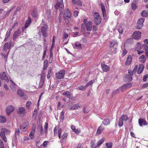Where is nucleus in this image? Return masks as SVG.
I'll return each mask as SVG.
<instances>
[{
    "instance_id": "9",
    "label": "nucleus",
    "mask_w": 148,
    "mask_h": 148,
    "mask_svg": "<svg viewBox=\"0 0 148 148\" xmlns=\"http://www.w3.org/2000/svg\"><path fill=\"white\" fill-rule=\"evenodd\" d=\"M60 1H58L55 6V8L57 10L60 9L61 10L64 9V6L62 0H60Z\"/></svg>"
},
{
    "instance_id": "3",
    "label": "nucleus",
    "mask_w": 148,
    "mask_h": 148,
    "mask_svg": "<svg viewBox=\"0 0 148 148\" xmlns=\"http://www.w3.org/2000/svg\"><path fill=\"white\" fill-rule=\"evenodd\" d=\"M65 72V71L64 70H60L56 73V77L58 79H62L64 77Z\"/></svg>"
},
{
    "instance_id": "16",
    "label": "nucleus",
    "mask_w": 148,
    "mask_h": 148,
    "mask_svg": "<svg viewBox=\"0 0 148 148\" xmlns=\"http://www.w3.org/2000/svg\"><path fill=\"white\" fill-rule=\"evenodd\" d=\"M101 66L103 72H107L109 71L110 67L109 66L104 64H101Z\"/></svg>"
},
{
    "instance_id": "42",
    "label": "nucleus",
    "mask_w": 148,
    "mask_h": 148,
    "mask_svg": "<svg viewBox=\"0 0 148 148\" xmlns=\"http://www.w3.org/2000/svg\"><path fill=\"white\" fill-rule=\"evenodd\" d=\"M141 16L143 17H146L148 15L147 12L145 10H143L141 13Z\"/></svg>"
},
{
    "instance_id": "14",
    "label": "nucleus",
    "mask_w": 148,
    "mask_h": 148,
    "mask_svg": "<svg viewBox=\"0 0 148 148\" xmlns=\"http://www.w3.org/2000/svg\"><path fill=\"white\" fill-rule=\"evenodd\" d=\"M27 126V125L26 123H23L21 124L20 125V129L21 131V132H25L26 130V127Z\"/></svg>"
},
{
    "instance_id": "59",
    "label": "nucleus",
    "mask_w": 148,
    "mask_h": 148,
    "mask_svg": "<svg viewBox=\"0 0 148 148\" xmlns=\"http://www.w3.org/2000/svg\"><path fill=\"white\" fill-rule=\"evenodd\" d=\"M127 53V51L125 49H124L123 50L122 56H124Z\"/></svg>"
},
{
    "instance_id": "8",
    "label": "nucleus",
    "mask_w": 148,
    "mask_h": 148,
    "mask_svg": "<svg viewBox=\"0 0 148 148\" xmlns=\"http://www.w3.org/2000/svg\"><path fill=\"white\" fill-rule=\"evenodd\" d=\"M145 19L143 18H142L139 19L137 23V25L136 26L137 29H140L143 26V23L144 22Z\"/></svg>"
},
{
    "instance_id": "2",
    "label": "nucleus",
    "mask_w": 148,
    "mask_h": 148,
    "mask_svg": "<svg viewBox=\"0 0 148 148\" xmlns=\"http://www.w3.org/2000/svg\"><path fill=\"white\" fill-rule=\"evenodd\" d=\"M94 22L95 24L98 25L99 24L101 21V17L98 13L95 12L94 14Z\"/></svg>"
},
{
    "instance_id": "1",
    "label": "nucleus",
    "mask_w": 148,
    "mask_h": 148,
    "mask_svg": "<svg viewBox=\"0 0 148 148\" xmlns=\"http://www.w3.org/2000/svg\"><path fill=\"white\" fill-rule=\"evenodd\" d=\"M10 133V131L7 128H3L1 129L0 134V136L5 142H7L5 134H9Z\"/></svg>"
},
{
    "instance_id": "53",
    "label": "nucleus",
    "mask_w": 148,
    "mask_h": 148,
    "mask_svg": "<svg viewBox=\"0 0 148 148\" xmlns=\"http://www.w3.org/2000/svg\"><path fill=\"white\" fill-rule=\"evenodd\" d=\"M148 87V83H147L144 84L141 87V89H143L145 88H146Z\"/></svg>"
},
{
    "instance_id": "27",
    "label": "nucleus",
    "mask_w": 148,
    "mask_h": 148,
    "mask_svg": "<svg viewBox=\"0 0 148 148\" xmlns=\"http://www.w3.org/2000/svg\"><path fill=\"white\" fill-rule=\"evenodd\" d=\"M118 43L116 40H113L110 42V47H115V48L116 49V47L117 46Z\"/></svg>"
},
{
    "instance_id": "26",
    "label": "nucleus",
    "mask_w": 148,
    "mask_h": 148,
    "mask_svg": "<svg viewBox=\"0 0 148 148\" xmlns=\"http://www.w3.org/2000/svg\"><path fill=\"white\" fill-rule=\"evenodd\" d=\"M68 36V34L66 33H64V34L63 35V43L64 45H66L67 44L68 42L69 39L67 41H66V39L67 38Z\"/></svg>"
},
{
    "instance_id": "41",
    "label": "nucleus",
    "mask_w": 148,
    "mask_h": 148,
    "mask_svg": "<svg viewBox=\"0 0 148 148\" xmlns=\"http://www.w3.org/2000/svg\"><path fill=\"white\" fill-rule=\"evenodd\" d=\"M20 134V131L18 128H16L15 129V135L16 138H17V136H18Z\"/></svg>"
},
{
    "instance_id": "25",
    "label": "nucleus",
    "mask_w": 148,
    "mask_h": 148,
    "mask_svg": "<svg viewBox=\"0 0 148 148\" xmlns=\"http://www.w3.org/2000/svg\"><path fill=\"white\" fill-rule=\"evenodd\" d=\"M132 59V56H128L125 62V64L127 66L130 65L131 63Z\"/></svg>"
},
{
    "instance_id": "5",
    "label": "nucleus",
    "mask_w": 148,
    "mask_h": 148,
    "mask_svg": "<svg viewBox=\"0 0 148 148\" xmlns=\"http://www.w3.org/2000/svg\"><path fill=\"white\" fill-rule=\"evenodd\" d=\"M141 32L140 31H135L132 34V37L135 39L136 40H139L141 37Z\"/></svg>"
},
{
    "instance_id": "34",
    "label": "nucleus",
    "mask_w": 148,
    "mask_h": 148,
    "mask_svg": "<svg viewBox=\"0 0 148 148\" xmlns=\"http://www.w3.org/2000/svg\"><path fill=\"white\" fill-rule=\"evenodd\" d=\"M102 123L105 126L109 125L110 123V120L108 119H105L102 121Z\"/></svg>"
},
{
    "instance_id": "60",
    "label": "nucleus",
    "mask_w": 148,
    "mask_h": 148,
    "mask_svg": "<svg viewBox=\"0 0 148 148\" xmlns=\"http://www.w3.org/2000/svg\"><path fill=\"white\" fill-rule=\"evenodd\" d=\"M67 137L66 134L64 133L62 137V138L63 140H65Z\"/></svg>"
},
{
    "instance_id": "52",
    "label": "nucleus",
    "mask_w": 148,
    "mask_h": 148,
    "mask_svg": "<svg viewBox=\"0 0 148 148\" xmlns=\"http://www.w3.org/2000/svg\"><path fill=\"white\" fill-rule=\"evenodd\" d=\"M143 49L145 51L148 50V46L146 44H144L143 45Z\"/></svg>"
},
{
    "instance_id": "17",
    "label": "nucleus",
    "mask_w": 148,
    "mask_h": 148,
    "mask_svg": "<svg viewBox=\"0 0 148 148\" xmlns=\"http://www.w3.org/2000/svg\"><path fill=\"white\" fill-rule=\"evenodd\" d=\"M138 123L139 126L140 127L142 126L143 125H147V123L146 121L142 118L139 119Z\"/></svg>"
},
{
    "instance_id": "63",
    "label": "nucleus",
    "mask_w": 148,
    "mask_h": 148,
    "mask_svg": "<svg viewBox=\"0 0 148 148\" xmlns=\"http://www.w3.org/2000/svg\"><path fill=\"white\" fill-rule=\"evenodd\" d=\"M148 77V75L146 74L145 76H144L143 78V81L145 82L146 81V79Z\"/></svg>"
},
{
    "instance_id": "58",
    "label": "nucleus",
    "mask_w": 148,
    "mask_h": 148,
    "mask_svg": "<svg viewBox=\"0 0 148 148\" xmlns=\"http://www.w3.org/2000/svg\"><path fill=\"white\" fill-rule=\"evenodd\" d=\"M0 148H4L3 143L1 139H0Z\"/></svg>"
},
{
    "instance_id": "35",
    "label": "nucleus",
    "mask_w": 148,
    "mask_h": 148,
    "mask_svg": "<svg viewBox=\"0 0 148 148\" xmlns=\"http://www.w3.org/2000/svg\"><path fill=\"white\" fill-rule=\"evenodd\" d=\"M40 128V131L39 132L41 136H44L45 135V132H44V130L43 129V128L42 125H39Z\"/></svg>"
},
{
    "instance_id": "30",
    "label": "nucleus",
    "mask_w": 148,
    "mask_h": 148,
    "mask_svg": "<svg viewBox=\"0 0 148 148\" xmlns=\"http://www.w3.org/2000/svg\"><path fill=\"white\" fill-rule=\"evenodd\" d=\"M44 82V76H41L40 82L39 85V87L41 88L43 86Z\"/></svg>"
},
{
    "instance_id": "11",
    "label": "nucleus",
    "mask_w": 148,
    "mask_h": 148,
    "mask_svg": "<svg viewBox=\"0 0 148 148\" xmlns=\"http://www.w3.org/2000/svg\"><path fill=\"white\" fill-rule=\"evenodd\" d=\"M101 7L102 11L103 19L106 20L108 19V17L107 15L105 7L102 3H101Z\"/></svg>"
},
{
    "instance_id": "7",
    "label": "nucleus",
    "mask_w": 148,
    "mask_h": 148,
    "mask_svg": "<svg viewBox=\"0 0 148 148\" xmlns=\"http://www.w3.org/2000/svg\"><path fill=\"white\" fill-rule=\"evenodd\" d=\"M0 78L2 81L5 80L7 82H9L8 77L5 72H3L0 73Z\"/></svg>"
},
{
    "instance_id": "4",
    "label": "nucleus",
    "mask_w": 148,
    "mask_h": 148,
    "mask_svg": "<svg viewBox=\"0 0 148 148\" xmlns=\"http://www.w3.org/2000/svg\"><path fill=\"white\" fill-rule=\"evenodd\" d=\"M128 119L127 116L125 115L121 116L119 120V126L121 127L123 125V121H126Z\"/></svg>"
},
{
    "instance_id": "56",
    "label": "nucleus",
    "mask_w": 148,
    "mask_h": 148,
    "mask_svg": "<svg viewBox=\"0 0 148 148\" xmlns=\"http://www.w3.org/2000/svg\"><path fill=\"white\" fill-rule=\"evenodd\" d=\"M76 3V4L78 5L79 6H81L82 5V4L80 0H77Z\"/></svg>"
},
{
    "instance_id": "48",
    "label": "nucleus",
    "mask_w": 148,
    "mask_h": 148,
    "mask_svg": "<svg viewBox=\"0 0 148 148\" xmlns=\"http://www.w3.org/2000/svg\"><path fill=\"white\" fill-rule=\"evenodd\" d=\"M131 7L133 10H135L137 8V6L135 3H133L132 4Z\"/></svg>"
},
{
    "instance_id": "33",
    "label": "nucleus",
    "mask_w": 148,
    "mask_h": 148,
    "mask_svg": "<svg viewBox=\"0 0 148 148\" xmlns=\"http://www.w3.org/2000/svg\"><path fill=\"white\" fill-rule=\"evenodd\" d=\"M71 13L69 9L66 10L64 15V17H67L69 18H70L71 16Z\"/></svg>"
},
{
    "instance_id": "31",
    "label": "nucleus",
    "mask_w": 148,
    "mask_h": 148,
    "mask_svg": "<svg viewBox=\"0 0 148 148\" xmlns=\"http://www.w3.org/2000/svg\"><path fill=\"white\" fill-rule=\"evenodd\" d=\"M44 132H45V136H46L47 134V131H48V124L47 123H45V125L44 126Z\"/></svg>"
},
{
    "instance_id": "47",
    "label": "nucleus",
    "mask_w": 148,
    "mask_h": 148,
    "mask_svg": "<svg viewBox=\"0 0 148 148\" xmlns=\"http://www.w3.org/2000/svg\"><path fill=\"white\" fill-rule=\"evenodd\" d=\"M106 146L107 148H112V144L111 142L107 143L106 144Z\"/></svg>"
},
{
    "instance_id": "50",
    "label": "nucleus",
    "mask_w": 148,
    "mask_h": 148,
    "mask_svg": "<svg viewBox=\"0 0 148 148\" xmlns=\"http://www.w3.org/2000/svg\"><path fill=\"white\" fill-rule=\"evenodd\" d=\"M86 88L85 87V86H80L78 88V89L79 90H85L86 89Z\"/></svg>"
},
{
    "instance_id": "6",
    "label": "nucleus",
    "mask_w": 148,
    "mask_h": 148,
    "mask_svg": "<svg viewBox=\"0 0 148 148\" xmlns=\"http://www.w3.org/2000/svg\"><path fill=\"white\" fill-rule=\"evenodd\" d=\"M17 112L18 114L23 115L26 114V112L25 107H21L17 109Z\"/></svg>"
},
{
    "instance_id": "49",
    "label": "nucleus",
    "mask_w": 148,
    "mask_h": 148,
    "mask_svg": "<svg viewBox=\"0 0 148 148\" xmlns=\"http://www.w3.org/2000/svg\"><path fill=\"white\" fill-rule=\"evenodd\" d=\"M12 29H10L6 33V35H5V36H7V37H9L10 36V35L11 33V32H12Z\"/></svg>"
},
{
    "instance_id": "54",
    "label": "nucleus",
    "mask_w": 148,
    "mask_h": 148,
    "mask_svg": "<svg viewBox=\"0 0 148 148\" xmlns=\"http://www.w3.org/2000/svg\"><path fill=\"white\" fill-rule=\"evenodd\" d=\"M118 31L120 34H123V30L122 27H119L118 29Z\"/></svg>"
},
{
    "instance_id": "40",
    "label": "nucleus",
    "mask_w": 148,
    "mask_h": 148,
    "mask_svg": "<svg viewBox=\"0 0 148 148\" xmlns=\"http://www.w3.org/2000/svg\"><path fill=\"white\" fill-rule=\"evenodd\" d=\"M6 121L5 117L3 116H0V123H5Z\"/></svg>"
},
{
    "instance_id": "36",
    "label": "nucleus",
    "mask_w": 148,
    "mask_h": 148,
    "mask_svg": "<svg viewBox=\"0 0 148 148\" xmlns=\"http://www.w3.org/2000/svg\"><path fill=\"white\" fill-rule=\"evenodd\" d=\"M140 61L142 63H144L146 60V58L144 55H141L139 58Z\"/></svg>"
},
{
    "instance_id": "38",
    "label": "nucleus",
    "mask_w": 148,
    "mask_h": 148,
    "mask_svg": "<svg viewBox=\"0 0 148 148\" xmlns=\"http://www.w3.org/2000/svg\"><path fill=\"white\" fill-rule=\"evenodd\" d=\"M31 22V19L29 18L26 21V23L25 24V28H26L30 24Z\"/></svg>"
},
{
    "instance_id": "24",
    "label": "nucleus",
    "mask_w": 148,
    "mask_h": 148,
    "mask_svg": "<svg viewBox=\"0 0 148 148\" xmlns=\"http://www.w3.org/2000/svg\"><path fill=\"white\" fill-rule=\"evenodd\" d=\"M21 31L20 29H18L17 31L14 33L13 36V38L14 40H15L21 33Z\"/></svg>"
},
{
    "instance_id": "32",
    "label": "nucleus",
    "mask_w": 148,
    "mask_h": 148,
    "mask_svg": "<svg viewBox=\"0 0 148 148\" xmlns=\"http://www.w3.org/2000/svg\"><path fill=\"white\" fill-rule=\"evenodd\" d=\"M80 107L79 104H74L73 106L71 107L70 109V110H74L78 109Z\"/></svg>"
},
{
    "instance_id": "19",
    "label": "nucleus",
    "mask_w": 148,
    "mask_h": 148,
    "mask_svg": "<svg viewBox=\"0 0 148 148\" xmlns=\"http://www.w3.org/2000/svg\"><path fill=\"white\" fill-rule=\"evenodd\" d=\"M132 84L131 83H128L123 85V86L121 87V90L123 91L127 88H130Z\"/></svg>"
},
{
    "instance_id": "28",
    "label": "nucleus",
    "mask_w": 148,
    "mask_h": 148,
    "mask_svg": "<svg viewBox=\"0 0 148 148\" xmlns=\"http://www.w3.org/2000/svg\"><path fill=\"white\" fill-rule=\"evenodd\" d=\"M104 130V128L101 125L99 127L97 130L96 134L98 135L100 134Z\"/></svg>"
},
{
    "instance_id": "44",
    "label": "nucleus",
    "mask_w": 148,
    "mask_h": 148,
    "mask_svg": "<svg viewBox=\"0 0 148 148\" xmlns=\"http://www.w3.org/2000/svg\"><path fill=\"white\" fill-rule=\"evenodd\" d=\"M94 82V81L93 80H90V81L89 82H88L85 85V87L86 88L88 86H91Z\"/></svg>"
},
{
    "instance_id": "55",
    "label": "nucleus",
    "mask_w": 148,
    "mask_h": 148,
    "mask_svg": "<svg viewBox=\"0 0 148 148\" xmlns=\"http://www.w3.org/2000/svg\"><path fill=\"white\" fill-rule=\"evenodd\" d=\"M64 112H63V111H62L61 112V114H60V120H63L64 119Z\"/></svg>"
},
{
    "instance_id": "10",
    "label": "nucleus",
    "mask_w": 148,
    "mask_h": 148,
    "mask_svg": "<svg viewBox=\"0 0 148 148\" xmlns=\"http://www.w3.org/2000/svg\"><path fill=\"white\" fill-rule=\"evenodd\" d=\"M14 107L12 106H8L6 109V112L8 116L10 115V114L14 110Z\"/></svg>"
},
{
    "instance_id": "23",
    "label": "nucleus",
    "mask_w": 148,
    "mask_h": 148,
    "mask_svg": "<svg viewBox=\"0 0 148 148\" xmlns=\"http://www.w3.org/2000/svg\"><path fill=\"white\" fill-rule=\"evenodd\" d=\"M144 69V66L143 64H140L138 68L137 71V74L139 75L140 74L143 70Z\"/></svg>"
},
{
    "instance_id": "22",
    "label": "nucleus",
    "mask_w": 148,
    "mask_h": 148,
    "mask_svg": "<svg viewBox=\"0 0 148 148\" xmlns=\"http://www.w3.org/2000/svg\"><path fill=\"white\" fill-rule=\"evenodd\" d=\"M81 46V44L79 43L78 42H75V45H73L74 49H82V47Z\"/></svg>"
},
{
    "instance_id": "12",
    "label": "nucleus",
    "mask_w": 148,
    "mask_h": 148,
    "mask_svg": "<svg viewBox=\"0 0 148 148\" xmlns=\"http://www.w3.org/2000/svg\"><path fill=\"white\" fill-rule=\"evenodd\" d=\"M36 128V126L35 124H33V127L31 129L29 135V137L31 139L34 138V134L35 132V129Z\"/></svg>"
},
{
    "instance_id": "43",
    "label": "nucleus",
    "mask_w": 148,
    "mask_h": 148,
    "mask_svg": "<svg viewBox=\"0 0 148 148\" xmlns=\"http://www.w3.org/2000/svg\"><path fill=\"white\" fill-rule=\"evenodd\" d=\"M18 95L21 97H23L24 95V92L20 90H18L17 91Z\"/></svg>"
},
{
    "instance_id": "21",
    "label": "nucleus",
    "mask_w": 148,
    "mask_h": 148,
    "mask_svg": "<svg viewBox=\"0 0 148 148\" xmlns=\"http://www.w3.org/2000/svg\"><path fill=\"white\" fill-rule=\"evenodd\" d=\"M59 131H60V133L62 132V130L61 129L59 128L57 126L55 127L53 130L54 134L55 136H56L58 135L59 133Z\"/></svg>"
},
{
    "instance_id": "64",
    "label": "nucleus",
    "mask_w": 148,
    "mask_h": 148,
    "mask_svg": "<svg viewBox=\"0 0 148 148\" xmlns=\"http://www.w3.org/2000/svg\"><path fill=\"white\" fill-rule=\"evenodd\" d=\"M74 132H75L76 134H78L80 133L81 130L79 129L77 130L76 129L75 131H74Z\"/></svg>"
},
{
    "instance_id": "57",
    "label": "nucleus",
    "mask_w": 148,
    "mask_h": 148,
    "mask_svg": "<svg viewBox=\"0 0 148 148\" xmlns=\"http://www.w3.org/2000/svg\"><path fill=\"white\" fill-rule=\"evenodd\" d=\"M31 103L29 101H28L27 102L26 104V106L27 109H28V108L30 107V106L31 105Z\"/></svg>"
},
{
    "instance_id": "46",
    "label": "nucleus",
    "mask_w": 148,
    "mask_h": 148,
    "mask_svg": "<svg viewBox=\"0 0 148 148\" xmlns=\"http://www.w3.org/2000/svg\"><path fill=\"white\" fill-rule=\"evenodd\" d=\"M120 90L119 89H117L116 90L114 91L112 94V96H113L116 94H117L119 92Z\"/></svg>"
},
{
    "instance_id": "45",
    "label": "nucleus",
    "mask_w": 148,
    "mask_h": 148,
    "mask_svg": "<svg viewBox=\"0 0 148 148\" xmlns=\"http://www.w3.org/2000/svg\"><path fill=\"white\" fill-rule=\"evenodd\" d=\"M32 16L36 17L37 16V13L36 11L34 10L32 12Z\"/></svg>"
},
{
    "instance_id": "61",
    "label": "nucleus",
    "mask_w": 148,
    "mask_h": 148,
    "mask_svg": "<svg viewBox=\"0 0 148 148\" xmlns=\"http://www.w3.org/2000/svg\"><path fill=\"white\" fill-rule=\"evenodd\" d=\"M138 66L136 65L134 68L133 70V72H134V73H136V72H137V69H138Z\"/></svg>"
},
{
    "instance_id": "29",
    "label": "nucleus",
    "mask_w": 148,
    "mask_h": 148,
    "mask_svg": "<svg viewBox=\"0 0 148 148\" xmlns=\"http://www.w3.org/2000/svg\"><path fill=\"white\" fill-rule=\"evenodd\" d=\"M62 95H65L67 97L70 99H71L72 97V96L71 95V94L70 92L69 91H66L62 92Z\"/></svg>"
},
{
    "instance_id": "51",
    "label": "nucleus",
    "mask_w": 148,
    "mask_h": 148,
    "mask_svg": "<svg viewBox=\"0 0 148 148\" xmlns=\"http://www.w3.org/2000/svg\"><path fill=\"white\" fill-rule=\"evenodd\" d=\"M126 77L129 82L132 81V76L128 75H127Z\"/></svg>"
},
{
    "instance_id": "62",
    "label": "nucleus",
    "mask_w": 148,
    "mask_h": 148,
    "mask_svg": "<svg viewBox=\"0 0 148 148\" xmlns=\"http://www.w3.org/2000/svg\"><path fill=\"white\" fill-rule=\"evenodd\" d=\"M133 39L132 38H130L127 39L126 41V43H130L132 41Z\"/></svg>"
},
{
    "instance_id": "13",
    "label": "nucleus",
    "mask_w": 148,
    "mask_h": 148,
    "mask_svg": "<svg viewBox=\"0 0 148 148\" xmlns=\"http://www.w3.org/2000/svg\"><path fill=\"white\" fill-rule=\"evenodd\" d=\"M104 139L103 138L101 139L97 143V145H95L94 143L92 144L91 146L92 148H96L100 146L104 142Z\"/></svg>"
},
{
    "instance_id": "37",
    "label": "nucleus",
    "mask_w": 148,
    "mask_h": 148,
    "mask_svg": "<svg viewBox=\"0 0 148 148\" xmlns=\"http://www.w3.org/2000/svg\"><path fill=\"white\" fill-rule=\"evenodd\" d=\"M46 16L48 19H50L51 17V14L50 10H48L47 11L46 13Z\"/></svg>"
},
{
    "instance_id": "18",
    "label": "nucleus",
    "mask_w": 148,
    "mask_h": 148,
    "mask_svg": "<svg viewBox=\"0 0 148 148\" xmlns=\"http://www.w3.org/2000/svg\"><path fill=\"white\" fill-rule=\"evenodd\" d=\"M87 31H90L92 29V23L91 21H89L85 25Z\"/></svg>"
},
{
    "instance_id": "39",
    "label": "nucleus",
    "mask_w": 148,
    "mask_h": 148,
    "mask_svg": "<svg viewBox=\"0 0 148 148\" xmlns=\"http://www.w3.org/2000/svg\"><path fill=\"white\" fill-rule=\"evenodd\" d=\"M48 61L47 60H45L44 62L43 69L45 70L46 69L48 66Z\"/></svg>"
},
{
    "instance_id": "15",
    "label": "nucleus",
    "mask_w": 148,
    "mask_h": 148,
    "mask_svg": "<svg viewBox=\"0 0 148 148\" xmlns=\"http://www.w3.org/2000/svg\"><path fill=\"white\" fill-rule=\"evenodd\" d=\"M12 44V42L11 41L8 42H7L6 43L4 46L3 49L4 51H5L8 49H10Z\"/></svg>"
},
{
    "instance_id": "20",
    "label": "nucleus",
    "mask_w": 148,
    "mask_h": 148,
    "mask_svg": "<svg viewBox=\"0 0 148 148\" xmlns=\"http://www.w3.org/2000/svg\"><path fill=\"white\" fill-rule=\"evenodd\" d=\"M41 32L42 35L45 38L47 36L48 34L47 32L46 29L43 26H42L41 27Z\"/></svg>"
}]
</instances>
